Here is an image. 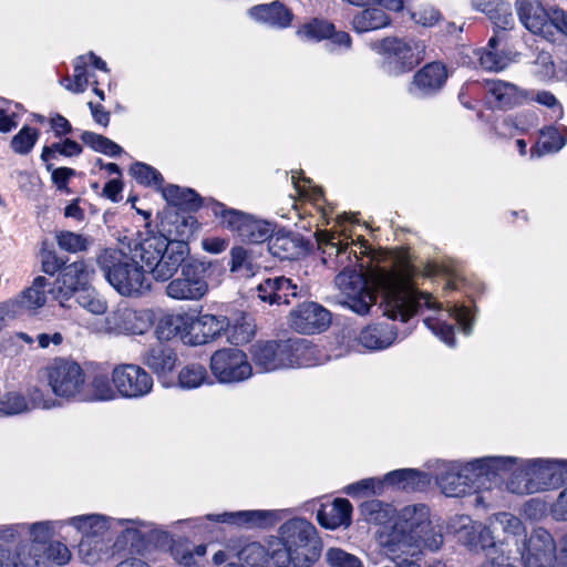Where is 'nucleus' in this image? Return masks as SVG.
I'll list each match as a JSON object with an SVG mask.
<instances>
[{"label": "nucleus", "instance_id": "bf43d9fd", "mask_svg": "<svg viewBox=\"0 0 567 567\" xmlns=\"http://www.w3.org/2000/svg\"><path fill=\"white\" fill-rule=\"evenodd\" d=\"M334 30L333 24L323 20H313L312 22L303 25L298 34L306 40H321L324 38H330L332 31Z\"/></svg>", "mask_w": 567, "mask_h": 567}, {"label": "nucleus", "instance_id": "f704fd0d", "mask_svg": "<svg viewBox=\"0 0 567 567\" xmlns=\"http://www.w3.org/2000/svg\"><path fill=\"white\" fill-rule=\"evenodd\" d=\"M351 23L357 33H365L389 27L391 19L383 9L367 8L357 12Z\"/></svg>", "mask_w": 567, "mask_h": 567}, {"label": "nucleus", "instance_id": "423d86ee", "mask_svg": "<svg viewBox=\"0 0 567 567\" xmlns=\"http://www.w3.org/2000/svg\"><path fill=\"white\" fill-rule=\"evenodd\" d=\"M212 212L219 224L238 236L241 241L262 244L272 237L276 225L248 213L228 208L225 204L213 202Z\"/></svg>", "mask_w": 567, "mask_h": 567}, {"label": "nucleus", "instance_id": "4c0bfd02", "mask_svg": "<svg viewBox=\"0 0 567 567\" xmlns=\"http://www.w3.org/2000/svg\"><path fill=\"white\" fill-rule=\"evenodd\" d=\"M161 192L169 205L183 210L194 212L202 205L199 195L192 188H182L177 185L171 184L162 187Z\"/></svg>", "mask_w": 567, "mask_h": 567}, {"label": "nucleus", "instance_id": "ddd939ff", "mask_svg": "<svg viewBox=\"0 0 567 567\" xmlns=\"http://www.w3.org/2000/svg\"><path fill=\"white\" fill-rule=\"evenodd\" d=\"M104 324L105 330L115 336H142L154 324V312L120 305L106 316Z\"/></svg>", "mask_w": 567, "mask_h": 567}, {"label": "nucleus", "instance_id": "0e129e2a", "mask_svg": "<svg viewBox=\"0 0 567 567\" xmlns=\"http://www.w3.org/2000/svg\"><path fill=\"white\" fill-rule=\"evenodd\" d=\"M45 558L59 566L65 565L71 559V551L68 546L61 542H52L43 548Z\"/></svg>", "mask_w": 567, "mask_h": 567}, {"label": "nucleus", "instance_id": "bb28decb", "mask_svg": "<svg viewBox=\"0 0 567 567\" xmlns=\"http://www.w3.org/2000/svg\"><path fill=\"white\" fill-rule=\"evenodd\" d=\"M352 505L346 498H337L330 505L322 506L317 513L319 524L328 529L351 524Z\"/></svg>", "mask_w": 567, "mask_h": 567}, {"label": "nucleus", "instance_id": "20e7f679", "mask_svg": "<svg viewBox=\"0 0 567 567\" xmlns=\"http://www.w3.org/2000/svg\"><path fill=\"white\" fill-rule=\"evenodd\" d=\"M509 461L498 457H482L466 464L442 463L436 474V483L449 497H461L472 488H491L489 475Z\"/></svg>", "mask_w": 567, "mask_h": 567}, {"label": "nucleus", "instance_id": "e2e57ef3", "mask_svg": "<svg viewBox=\"0 0 567 567\" xmlns=\"http://www.w3.org/2000/svg\"><path fill=\"white\" fill-rule=\"evenodd\" d=\"M411 19L424 28L436 24L441 19V13L430 4H422L411 11Z\"/></svg>", "mask_w": 567, "mask_h": 567}, {"label": "nucleus", "instance_id": "6e6552de", "mask_svg": "<svg viewBox=\"0 0 567 567\" xmlns=\"http://www.w3.org/2000/svg\"><path fill=\"white\" fill-rule=\"evenodd\" d=\"M69 523L82 533L78 553L83 563L93 565L99 561L107 548L105 536L109 525L100 515H83L70 518Z\"/></svg>", "mask_w": 567, "mask_h": 567}, {"label": "nucleus", "instance_id": "4be33fe9", "mask_svg": "<svg viewBox=\"0 0 567 567\" xmlns=\"http://www.w3.org/2000/svg\"><path fill=\"white\" fill-rule=\"evenodd\" d=\"M297 295V285L284 276L267 278L257 286L258 298L270 305H288L289 297Z\"/></svg>", "mask_w": 567, "mask_h": 567}, {"label": "nucleus", "instance_id": "c756f323", "mask_svg": "<svg viewBox=\"0 0 567 567\" xmlns=\"http://www.w3.org/2000/svg\"><path fill=\"white\" fill-rule=\"evenodd\" d=\"M249 14L257 21L278 28L288 27L292 19L289 9L279 1L255 6L249 10Z\"/></svg>", "mask_w": 567, "mask_h": 567}, {"label": "nucleus", "instance_id": "de8ad7c7", "mask_svg": "<svg viewBox=\"0 0 567 567\" xmlns=\"http://www.w3.org/2000/svg\"><path fill=\"white\" fill-rule=\"evenodd\" d=\"M361 513L369 523L383 525L393 517L394 508L390 504L371 499L361 505Z\"/></svg>", "mask_w": 567, "mask_h": 567}, {"label": "nucleus", "instance_id": "6ab92c4d", "mask_svg": "<svg viewBox=\"0 0 567 567\" xmlns=\"http://www.w3.org/2000/svg\"><path fill=\"white\" fill-rule=\"evenodd\" d=\"M188 254L189 247L184 239H171L148 272L156 281L172 280L182 265L186 264Z\"/></svg>", "mask_w": 567, "mask_h": 567}, {"label": "nucleus", "instance_id": "3c124183", "mask_svg": "<svg viewBox=\"0 0 567 567\" xmlns=\"http://www.w3.org/2000/svg\"><path fill=\"white\" fill-rule=\"evenodd\" d=\"M82 142L94 150L109 156H118L123 148L112 140L91 131H84L81 134Z\"/></svg>", "mask_w": 567, "mask_h": 567}, {"label": "nucleus", "instance_id": "f257e3e1", "mask_svg": "<svg viewBox=\"0 0 567 567\" xmlns=\"http://www.w3.org/2000/svg\"><path fill=\"white\" fill-rule=\"evenodd\" d=\"M317 240L324 255L323 262L328 264L330 259L336 268L342 267L336 277V285L344 295L342 303L353 312L360 316L369 313L377 300L373 290L382 295L383 315L392 320L406 322L422 306L429 309L440 308L429 293L419 292L413 288L408 268H377L363 275L352 268L358 257L349 250L348 244L342 245L339 236L320 231Z\"/></svg>", "mask_w": 567, "mask_h": 567}, {"label": "nucleus", "instance_id": "8fccbe9b", "mask_svg": "<svg viewBox=\"0 0 567 567\" xmlns=\"http://www.w3.org/2000/svg\"><path fill=\"white\" fill-rule=\"evenodd\" d=\"M542 143L530 150L532 157H540L545 153L558 152L566 144L565 135L556 127H547L542 131Z\"/></svg>", "mask_w": 567, "mask_h": 567}, {"label": "nucleus", "instance_id": "9b49d317", "mask_svg": "<svg viewBox=\"0 0 567 567\" xmlns=\"http://www.w3.org/2000/svg\"><path fill=\"white\" fill-rule=\"evenodd\" d=\"M529 475L525 483H512L518 495L556 488L567 481V462L559 460H526Z\"/></svg>", "mask_w": 567, "mask_h": 567}, {"label": "nucleus", "instance_id": "412c9836", "mask_svg": "<svg viewBox=\"0 0 567 567\" xmlns=\"http://www.w3.org/2000/svg\"><path fill=\"white\" fill-rule=\"evenodd\" d=\"M446 79L445 66L439 62H432L414 74L409 91L415 96H427L441 90Z\"/></svg>", "mask_w": 567, "mask_h": 567}, {"label": "nucleus", "instance_id": "ea45409f", "mask_svg": "<svg viewBox=\"0 0 567 567\" xmlns=\"http://www.w3.org/2000/svg\"><path fill=\"white\" fill-rule=\"evenodd\" d=\"M489 523L498 537H501V533L506 535L504 539L499 538L502 543L506 542L508 537H512L515 543L517 539L525 537L522 520L511 513H497L489 518Z\"/></svg>", "mask_w": 567, "mask_h": 567}, {"label": "nucleus", "instance_id": "774afa93", "mask_svg": "<svg viewBox=\"0 0 567 567\" xmlns=\"http://www.w3.org/2000/svg\"><path fill=\"white\" fill-rule=\"evenodd\" d=\"M489 19L502 30L512 29L514 25V17L508 3L499 2L495 11L489 16Z\"/></svg>", "mask_w": 567, "mask_h": 567}, {"label": "nucleus", "instance_id": "680f3d73", "mask_svg": "<svg viewBox=\"0 0 567 567\" xmlns=\"http://www.w3.org/2000/svg\"><path fill=\"white\" fill-rule=\"evenodd\" d=\"M87 83L85 56H79L74 64L73 82L66 84L65 89L73 93H82L86 90Z\"/></svg>", "mask_w": 567, "mask_h": 567}, {"label": "nucleus", "instance_id": "2eb2a0df", "mask_svg": "<svg viewBox=\"0 0 567 567\" xmlns=\"http://www.w3.org/2000/svg\"><path fill=\"white\" fill-rule=\"evenodd\" d=\"M94 275V269L83 260L74 261L65 266L55 280L54 287L49 290L52 298L59 302L61 307H65V302L81 289L90 287V281Z\"/></svg>", "mask_w": 567, "mask_h": 567}, {"label": "nucleus", "instance_id": "052dcab7", "mask_svg": "<svg viewBox=\"0 0 567 567\" xmlns=\"http://www.w3.org/2000/svg\"><path fill=\"white\" fill-rule=\"evenodd\" d=\"M476 525L467 515H455L450 519L447 528L465 545L466 536H472Z\"/></svg>", "mask_w": 567, "mask_h": 567}, {"label": "nucleus", "instance_id": "dca6fc26", "mask_svg": "<svg viewBox=\"0 0 567 567\" xmlns=\"http://www.w3.org/2000/svg\"><path fill=\"white\" fill-rule=\"evenodd\" d=\"M112 383L118 395L125 399H140L153 389V379L148 372L136 364H120L112 371Z\"/></svg>", "mask_w": 567, "mask_h": 567}, {"label": "nucleus", "instance_id": "a211bd4d", "mask_svg": "<svg viewBox=\"0 0 567 567\" xmlns=\"http://www.w3.org/2000/svg\"><path fill=\"white\" fill-rule=\"evenodd\" d=\"M515 8L520 22L532 33L549 38L554 29L558 30L556 17L561 11L549 16L538 0H516Z\"/></svg>", "mask_w": 567, "mask_h": 567}, {"label": "nucleus", "instance_id": "72a5a7b5", "mask_svg": "<svg viewBox=\"0 0 567 567\" xmlns=\"http://www.w3.org/2000/svg\"><path fill=\"white\" fill-rule=\"evenodd\" d=\"M384 483L399 489L420 491L430 484V476L416 470L403 468L388 473Z\"/></svg>", "mask_w": 567, "mask_h": 567}, {"label": "nucleus", "instance_id": "9d476101", "mask_svg": "<svg viewBox=\"0 0 567 567\" xmlns=\"http://www.w3.org/2000/svg\"><path fill=\"white\" fill-rule=\"evenodd\" d=\"M208 290L207 266L197 260H187L182 265L179 275L165 288L167 297L179 301L200 300Z\"/></svg>", "mask_w": 567, "mask_h": 567}, {"label": "nucleus", "instance_id": "a19ab883", "mask_svg": "<svg viewBox=\"0 0 567 567\" xmlns=\"http://www.w3.org/2000/svg\"><path fill=\"white\" fill-rule=\"evenodd\" d=\"M230 271L243 278L255 276L260 266L256 261L252 250L246 249L241 246L233 247L230 249Z\"/></svg>", "mask_w": 567, "mask_h": 567}, {"label": "nucleus", "instance_id": "4468645a", "mask_svg": "<svg viewBox=\"0 0 567 567\" xmlns=\"http://www.w3.org/2000/svg\"><path fill=\"white\" fill-rule=\"evenodd\" d=\"M210 371L221 383L247 380L252 372L245 352L237 348L217 350L210 358Z\"/></svg>", "mask_w": 567, "mask_h": 567}, {"label": "nucleus", "instance_id": "0eeeda50", "mask_svg": "<svg viewBox=\"0 0 567 567\" xmlns=\"http://www.w3.org/2000/svg\"><path fill=\"white\" fill-rule=\"evenodd\" d=\"M306 349L307 341L302 339L258 342L252 346L251 359L260 372H271L300 365Z\"/></svg>", "mask_w": 567, "mask_h": 567}, {"label": "nucleus", "instance_id": "e433bc0d", "mask_svg": "<svg viewBox=\"0 0 567 567\" xmlns=\"http://www.w3.org/2000/svg\"><path fill=\"white\" fill-rule=\"evenodd\" d=\"M487 92L494 96L497 106L511 109L520 104L525 94L515 84L504 81H487Z\"/></svg>", "mask_w": 567, "mask_h": 567}, {"label": "nucleus", "instance_id": "13d9d810", "mask_svg": "<svg viewBox=\"0 0 567 567\" xmlns=\"http://www.w3.org/2000/svg\"><path fill=\"white\" fill-rule=\"evenodd\" d=\"M56 240L61 249L73 254L86 250L91 244L87 237L68 230L61 231Z\"/></svg>", "mask_w": 567, "mask_h": 567}, {"label": "nucleus", "instance_id": "473e14b6", "mask_svg": "<svg viewBox=\"0 0 567 567\" xmlns=\"http://www.w3.org/2000/svg\"><path fill=\"white\" fill-rule=\"evenodd\" d=\"M169 241L171 239L164 235L148 236L135 244L134 248L130 249L128 254L135 257V260L140 259L147 270H150L163 250L167 248Z\"/></svg>", "mask_w": 567, "mask_h": 567}, {"label": "nucleus", "instance_id": "603ef678", "mask_svg": "<svg viewBox=\"0 0 567 567\" xmlns=\"http://www.w3.org/2000/svg\"><path fill=\"white\" fill-rule=\"evenodd\" d=\"M39 138V131L30 126H23L11 140L12 151L19 155L31 152Z\"/></svg>", "mask_w": 567, "mask_h": 567}, {"label": "nucleus", "instance_id": "4d7b16f0", "mask_svg": "<svg viewBox=\"0 0 567 567\" xmlns=\"http://www.w3.org/2000/svg\"><path fill=\"white\" fill-rule=\"evenodd\" d=\"M130 173L141 184H145V185L153 184V185L157 186L158 188H162V184L164 182L163 176L161 175V173L158 171H156L155 168H153L152 166H150L147 164L136 162L131 166Z\"/></svg>", "mask_w": 567, "mask_h": 567}, {"label": "nucleus", "instance_id": "39448f33", "mask_svg": "<svg viewBox=\"0 0 567 567\" xmlns=\"http://www.w3.org/2000/svg\"><path fill=\"white\" fill-rule=\"evenodd\" d=\"M430 525V509L426 505L413 504L403 507L392 528L381 535L380 543L388 557L395 559L401 553L413 556L414 545Z\"/></svg>", "mask_w": 567, "mask_h": 567}, {"label": "nucleus", "instance_id": "338daca9", "mask_svg": "<svg viewBox=\"0 0 567 567\" xmlns=\"http://www.w3.org/2000/svg\"><path fill=\"white\" fill-rule=\"evenodd\" d=\"M424 323L443 342L450 347H454V328L451 324L434 319H425Z\"/></svg>", "mask_w": 567, "mask_h": 567}, {"label": "nucleus", "instance_id": "c9c22d12", "mask_svg": "<svg viewBox=\"0 0 567 567\" xmlns=\"http://www.w3.org/2000/svg\"><path fill=\"white\" fill-rule=\"evenodd\" d=\"M267 241L268 251L280 259H293L301 251L300 239L289 231H275Z\"/></svg>", "mask_w": 567, "mask_h": 567}, {"label": "nucleus", "instance_id": "c03bdc74", "mask_svg": "<svg viewBox=\"0 0 567 567\" xmlns=\"http://www.w3.org/2000/svg\"><path fill=\"white\" fill-rule=\"evenodd\" d=\"M75 296L76 303L94 316H102L107 312L106 299L92 286L81 289Z\"/></svg>", "mask_w": 567, "mask_h": 567}, {"label": "nucleus", "instance_id": "09e8293b", "mask_svg": "<svg viewBox=\"0 0 567 567\" xmlns=\"http://www.w3.org/2000/svg\"><path fill=\"white\" fill-rule=\"evenodd\" d=\"M255 334V327L240 317L234 320L233 323L227 319V328L225 329L226 339L233 344H244L251 340Z\"/></svg>", "mask_w": 567, "mask_h": 567}, {"label": "nucleus", "instance_id": "393cba45", "mask_svg": "<svg viewBox=\"0 0 567 567\" xmlns=\"http://www.w3.org/2000/svg\"><path fill=\"white\" fill-rule=\"evenodd\" d=\"M517 553L525 556H548L556 557V545L551 535L544 528H536L529 538L526 536L516 540Z\"/></svg>", "mask_w": 567, "mask_h": 567}, {"label": "nucleus", "instance_id": "1a4fd4ad", "mask_svg": "<svg viewBox=\"0 0 567 567\" xmlns=\"http://www.w3.org/2000/svg\"><path fill=\"white\" fill-rule=\"evenodd\" d=\"M45 375L55 395L80 401L86 375L76 361L55 358L45 368Z\"/></svg>", "mask_w": 567, "mask_h": 567}, {"label": "nucleus", "instance_id": "b1692460", "mask_svg": "<svg viewBox=\"0 0 567 567\" xmlns=\"http://www.w3.org/2000/svg\"><path fill=\"white\" fill-rule=\"evenodd\" d=\"M496 540L499 542V537L488 522L487 526L477 524L472 536H466L465 545L475 551H486L487 563L482 565V567H489L494 566L496 561L503 558V556L499 557L495 555L497 553Z\"/></svg>", "mask_w": 567, "mask_h": 567}, {"label": "nucleus", "instance_id": "37998d69", "mask_svg": "<svg viewBox=\"0 0 567 567\" xmlns=\"http://www.w3.org/2000/svg\"><path fill=\"white\" fill-rule=\"evenodd\" d=\"M187 318L182 315H164L155 326V336L159 341H168L187 329Z\"/></svg>", "mask_w": 567, "mask_h": 567}, {"label": "nucleus", "instance_id": "aec40b11", "mask_svg": "<svg viewBox=\"0 0 567 567\" xmlns=\"http://www.w3.org/2000/svg\"><path fill=\"white\" fill-rule=\"evenodd\" d=\"M145 542H154L155 545L166 546L169 544V535L135 520H127L115 545L120 547L128 545L132 550L140 553L144 549Z\"/></svg>", "mask_w": 567, "mask_h": 567}, {"label": "nucleus", "instance_id": "7ed1b4c3", "mask_svg": "<svg viewBox=\"0 0 567 567\" xmlns=\"http://www.w3.org/2000/svg\"><path fill=\"white\" fill-rule=\"evenodd\" d=\"M96 264L107 282L123 297L140 298L151 290L152 284L144 267L123 249L101 250L96 255Z\"/></svg>", "mask_w": 567, "mask_h": 567}, {"label": "nucleus", "instance_id": "58836bf2", "mask_svg": "<svg viewBox=\"0 0 567 567\" xmlns=\"http://www.w3.org/2000/svg\"><path fill=\"white\" fill-rule=\"evenodd\" d=\"M118 395L115 386L105 374H96L84 383L81 402L112 401Z\"/></svg>", "mask_w": 567, "mask_h": 567}, {"label": "nucleus", "instance_id": "f03ea898", "mask_svg": "<svg viewBox=\"0 0 567 567\" xmlns=\"http://www.w3.org/2000/svg\"><path fill=\"white\" fill-rule=\"evenodd\" d=\"M280 540L271 544L276 567H310L320 556L321 544L316 527L303 518H292L281 525Z\"/></svg>", "mask_w": 567, "mask_h": 567}, {"label": "nucleus", "instance_id": "7c9ffc66", "mask_svg": "<svg viewBox=\"0 0 567 567\" xmlns=\"http://www.w3.org/2000/svg\"><path fill=\"white\" fill-rule=\"evenodd\" d=\"M358 339L359 343L368 350H382L394 342L396 331L391 324L378 323L362 329Z\"/></svg>", "mask_w": 567, "mask_h": 567}, {"label": "nucleus", "instance_id": "49530a36", "mask_svg": "<svg viewBox=\"0 0 567 567\" xmlns=\"http://www.w3.org/2000/svg\"><path fill=\"white\" fill-rule=\"evenodd\" d=\"M25 533L29 534L32 544L19 543L18 546L25 545V553L37 554L39 545H44L52 537L53 523L47 520L27 524Z\"/></svg>", "mask_w": 567, "mask_h": 567}, {"label": "nucleus", "instance_id": "a878e982", "mask_svg": "<svg viewBox=\"0 0 567 567\" xmlns=\"http://www.w3.org/2000/svg\"><path fill=\"white\" fill-rule=\"evenodd\" d=\"M48 284L49 282L45 277L39 276L34 278L32 285L24 289L19 296L13 299H9L11 303H14L18 317L25 311L35 310L45 305V288Z\"/></svg>", "mask_w": 567, "mask_h": 567}, {"label": "nucleus", "instance_id": "2f4dec72", "mask_svg": "<svg viewBox=\"0 0 567 567\" xmlns=\"http://www.w3.org/2000/svg\"><path fill=\"white\" fill-rule=\"evenodd\" d=\"M502 460L509 461L508 464L505 466H501L498 468H493L494 471L489 475L488 484L496 483L497 477L504 476L505 474H508V478L506 482V488L511 493L518 494L517 491H515L512 486V483H525L528 478H532V475H529V468L526 460H519L516 457H503L497 456Z\"/></svg>", "mask_w": 567, "mask_h": 567}, {"label": "nucleus", "instance_id": "f8f14e48", "mask_svg": "<svg viewBox=\"0 0 567 567\" xmlns=\"http://www.w3.org/2000/svg\"><path fill=\"white\" fill-rule=\"evenodd\" d=\"M372 48L388 56L396 74L412 70L425 55V44L413 38L388 37L373 43Z\"/></svg>", "mask_w": 567, "mask_h": 567}, {"label": "nucleus", "instance_id": "c85d7f7f", "mask_svg": "<svg viewBox=\"0 0 567 567\" xmlns=\"http://www.w3.org/2000/svg\"><path fill=\"white\" fill-rule=\"evenodd\" d=\"M227 318L223 316L203 315L193 324L194 343L203 344L225 334Z\"/></svg>", "mask_w": 567, "mask_h": 567}, {"label": "nucleus", "instance_id": "69168bd1", "mask_svg": "<svg viewBox=\"0 0 567 567\" xmlns=\"http://www.w3.org/2000/svg\"><path fill=\"white\" fill-rule=\"evenodd\" d=\"M480 63L485 70L498 72L508 65L509 59L496 51L485 50L480 56Z\"/></svg>", "mask_w": 567, "mask_h": 567}, {"label": "nucleus", "instance_id": "a18cd8bd", "mask_svg": "<svg viewBox=\"0 0 567 567\" xmlns=\"http://www.w3.org/2000/svg\"><path fill=\"white\" fill-rule=\"evenodd\" d=\"M206 545H197L193 548L183 545H175L172 548L174 560L183 567H202L205 561Z\"/></svg>", "mask_w": 567, "mask_h": 567}, {"label": "nucleus", "instance_id": "f3484780", "mask_svg": "<svg viewBox=\"0 0 567 567\" xmlns=\"http://www.w3.org/2000/svg\"><path fill=\"white\" fill-rule=\"evenodd\" d=\"M330 322V312L313 301L298 305L289 315V327L301 334L320 333L329 327Z\"/></svg>", "mask_w": 567, "mask_h": 567}, {"label": "nucleus", "instance_id": "cd10ccee", "mask_svg": "<svg viewBox=\"0 0 567 567\" xmlns=\"http://www.w3.org/2000/svg\"><path fill=\"white\" fill-rule=\"evenodd\" d=\"M176 361L174 350L162 342L150 347L142 359V362L158 375L172 372Z\"/></svg>", "mask_w": 567, "mask_h": 567}, {"label": "nucleus", "instance_id": "864d4df0", "mask_svg": "<svg viewBox=\"0 0 567 567\" xmlns=\"http://www.w3.org/2000/svg\"><path fill=\"white\" fill-rule=\"evenodd\" d=\"M30 410L28 400L19 392H7L0 398V413L16 415Z\"/></svg>", "mask_w": 567, "mask_h": 567}, {"label": "nucleus", "instance_id": "79ce46f5", "mask_svg": "<svg viewBox=\"0 0 567 567\" xmlns=\"http://www.w3.org/2000/svg\"><path fill=\"white\" fill-rule=\"evenodd\" d=\"M25 545L17 546L14 549H0L1 567H43L41 556L25 553Z\"/></svg>", "mask_w": 567, "mask_h": 567}, {"label": "nucleus", "instance_id": "5fc2aeb1", "mask_svg": "<svg viewBox=\"0 0 567 567\" xmlns=\"http://www.w3.org/2000/svg\"><path fill=\"white\" fill-rule=\"evenodd\" d=\"M206 379V369L200 364H188L184 367L178 374L179 384L184 389L198 388Z\"/></svg>", "mask_w": 567, "mask_h": 567}, {"label": "nucleus", "instance_id": "5701e85b", "mask_svg": "<svg viewBox=\"0 0 567 567\" xmlns=\"http://www.w3.org/2000/svg\"><path fill=\"white\" fill-rule=\"evenodd\" d=\"M276 513L271 511H238L226 512L217 515H208L207 518L215 522L236 525L239 527H267L275 523Z\"/></svg>", "mask_w": 567, "mask_h": 567}, {"label": "nucleus", "instance_id": "6e6d98bb", "mask_svg": "<svg viewBox=\"0 0 567 567\" xmlns=\"http://www.w3.org/2000/svg\"><path fill=\"white\" fill-rule=\"evenodd\" d=\"M329 567H363L361 559L341 548H328L324 554Z\"/></svg>", "mask_w": 567, "mask_h": 567}]
</instances>
